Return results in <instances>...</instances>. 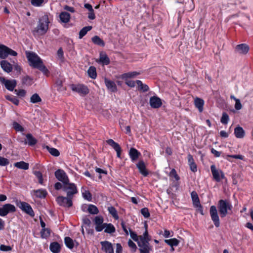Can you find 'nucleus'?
<instances>
[{"mask_svg":"<svg viewBox=\"0 0 253 253\" xmlns=\"http://www.w3.org/2000/svg\"><path fill=\"white\" fill-rule=\"evenodd\" d=\"M245 131L241 126H237L234 129V134L237 138H243L245 136Z\"/></svg>","mask_w":253,"mask_h":253,"instance_id":"29","label":"nucleus"},{"mask_svg":"<svg viewBox=\"0 0 253 253\" xmlns=\"http://www.w3.org/2000/svg\"><path fill=\"white\" fill-rule=\"evenodd\" d=\"M61 21L64 23H68L70 19V14L67 12H62L59 15Z\"/></svg>","mask_w":253,"mask_h":253,"instance_id":"30","label":"nucleus"},{"mask_svg":"<svg viewBox=\"0 0 253 253\" xmlns=\"http://www.w3.org/2000/svg\"><path fill=\"white\" fill-rule=\"evenodd\" d=\"M94 221L95 224V229L97 231L100 232L105 228L106 223H103V218L101 216H96Z\"/></svg>","mask_w":253,"mask_h":253,"instance_id":"16","label":"nucleus"},{"mask_svg":"<svg viewBox=\"0 0 253 253\" xmlns=\"http://www.w3.org/2000/svg\"><path fill=\"white\" fill-rule=\"evenodd\" d=\"M191 198L193 204L195 208H198V210L201 214H203V207L200 204V200L197 193L195 191H192L191 193Z\"/></svg>","mask_w":253,"mask_h":253,"instance_id":"14","label":"nucleus"},{"mask_svg":"<svg viewBox=\"0 0 253 253\" xmlns=\"http://www.w3.org/2000/svg\"><path fill=\"white\" fill-rule=\"evenodd\" d=\"M14 92L19 97H24L26 94V91L24 89H15Z\"/></svg>","mask_w":253,"mask_h":253,"instance_id":"55","label":"nucleus"},{"mask_svg":"<svg viewBox=\"0 0 253 253\" xmlns=\"http://www.w3.org/2000/svg\"><path fill=\"white\" fill-rule=\"evenodd\" d=\"M139 247L140 253H149L152 250V247L150 246L149 243L143 242L139 243Z\"/></svg>","mask_w":253,"mask_h":253,"instance_id":"18","label":"nucleus"},{"mask_svg":"<svg viewBox=\"0 0 253 253\" xmlns=\"http://www.w3.org/2000/svg\"><path fill=\"white\" fill-rule=\"evenodd\" d=\"M72 198L67 196H59L57 198L56 201L59 205L65 207H70L72 206Z\"/></svg>","mask_w":253,"mask_h":253,"instance_id":"13","label":"nucleus"},{"mask_svg":"<svg viewBox=\"0 0 253 253\" xmlns=\"http://www.w3.org/2000/svg\"><path fill=\"white\" fill-rule=\"evenodd\" d=\"M104 82L107 89L111 92H115L117 90V87L114 82L105 78Z\"/></svg>","mask_w":253,"mask_h":253,"instance_id":"21","label":"nucleus"},{"mask_svg":"<svg viewBox=\"0 0 253 253\" xmlns=\"http://www.w3.org/2000/svg\"><path fill=\"white\" fill-rule=\"evenodd\" d=\"M162 104L161 99L157 97L153 96L150 98V105L153 108H158Z\"/></svg>","mask_w":253,"mask_h":253,"instance_id":"20","label":"nucleus"},{"mask_svg":"<svg viewBox=\"0 0 253 253\" xmlns=\"http://www.w3.org/2000/svg\"><path fill=\"white\" fill-rule=\"evenodd\" d=\"M170 176H173L176 180H178L179 179V177L176 173V171L174 169H172L169 174Z\"/></svg>","mask_w":253,"mask_h":253,"instance_id":"62","label":"nucleus"},{"mask_svg":"<svg viewBox=\"0 0 253 253\" xmlns=\"http://www.w3.org/2000/svg\"><path fill=\"white\" fill-rule=\"evenodd\" d=\"M87 210L90 213L93 214H97L98 212V210L97 208L93 205H89Z\"/></svg>","mask_w":253,"mask_h":253,"instance_id":"45","label":"nucleus"},{"mask_svg":"<svg viewBox=\"0 0 253 253\" xmlns=\"http://www.w3.org/2000/svg\"><path fill=\"white\" fill-rule=\"evenodd\" d=\"M31 4L35 6H40L43 2V0H31Z\"/></svg>","mask_w":253,"mask_h":253,"instance_id":"54","label":"nucleus"},{"mask_svg":"<svg viewBox=\"0 0 253 253\" xmlns=\"http://www.w3.org/2000/svg\"><path fill=\"white\" fill-rule=\"evenodd\" d=\"M27 140H25V144L28 143L30 146H33L37 143V140L31 134L28 133L26 135Z\"/></svg>","mask_w":253,"mask_h":253,"instance_id":"28","label":"nucleus"},{"mask_svg":"<svg viewBox=\"0 0 253 253\" xmlns=\"http://www.w3.org/2000/svg\"><path fill=\"white\" fill-rule=\"evenodd\" d=\"M147 224H145V231L143 233V234L142 235L138 236L133 231H131L130 229H129V234L131 237V238L134 240L135 241L137 242L138 246H139V243L140 242H143L144 243H149V241L151 240V237L148 235V232L147 231Z\"/></svg>","mask_w":253,"mask_h":253,"instance_id":"3","label":"nucleus"},{"mask_svg":"<svg viewBox=\"0 0 253 253\" xmlns=\"http://www.w3.org/2000/svg\"><path fill=\"white\" fill-rule=\"evenodd\" d=\"M12 250V248L9 246L1 245L0 246V250L3 252L10 251Z\"/></svg>","mask_w":253,"mask_h":253,"instance_id":"60","label":"nucleus"},{"mask_svg":"<svg viewBox=\"0 0 253 253\" xmlns=\"http://www.w3.org/2000/svg\"><path fill=\"white\" fill-rule=\"evenodd\" d=\"M91 29L92 27L90 26H86L82 28L79 32V39H82L88 31L91 30Z\"/></svg>","mask_w":253,"mask_h":253,"instance_id":"36","label":"nucleus"},{"mask_svg":"<svg viewBox=\"0 0 253 253\" xmlns=\"http://www.w3.org/2000/svg\"><path fill=\"white\" fill-rule=\"evenodd\" d=\"M8 55L16 56L17 55V53L5 45H0V58L5 59Z\"/></svg>","mask_w":253,"mask_h":253,"instance_id":"5","label":"nucleus"},{"mask_svg":"<svg viewBox=\"0 0 253 253\" xmlns=\"http://www.w3.org/2000/svg\"><path fill=\"white\" fill-rule=\"evenodd\" d=\"M1 68L6 72L9 73L12 70V65L6 60H3L0 62Z\"/></svg>","mask_w":253,"mask_h":253,"instance_id":"25","label":"nucleus"},{"mask_svg":"<svg viewBox=\"0 0 253 253\" xmlns=\"http://www.w3.org/2000/svg\"><path fill=\"white\" fill-rule=\"evenodd\" d=\"M229 120V118L228 115L226 113H223L220 120L221 123L223 124H227Z\"/></svg>","mask_w":253,"mask_h":253,"instance_id":"50","label":"nucleus"},{"mask_svg":"<svg viewBox=\"0 0 253 253\" xmlns=\"http://www.w3.org/2000/svg\"><path fill=\"white\" fill-rule=\"evenodd\" d=\"M34 192L36 197L40 198H44L47 195V192L45 190L43 189H39L35 190L34 191Z\"/></svg>","mask_w":253,"mask_h":253,"instance_id":"38","label":"nucleus"},{"mask_svg":"<svg viewBox=\"0 0 253 253\" xmlns=\"http://www.w3.org/2000/svg\"><path fill=\"white\" fill-rule=\"evenodd\" d=\"M211 169L213 179L216 181L219 182L221 179L224 178L225 176L223 171L219 169H216L215 165H211Z\"/></svg>","mask_w":253,"mask_h":253,"instance_id":"8","label":"nucleus"},{"mask_svg":"<svg viewBox=\"0 0 253 253\" xmlns=\"http://www.w3.org/2000/svg\"><path fill=\"white\" fill-rule=\"evenodd\" d=\"M91 40L92 42L95 44L101 46H104L105 45V43L104 41L97 36H95L93 37Z\"/></svg>","mask_w":253,"mask_h":253,"instance_id":"35","label":"nucleus"},{"mask_svg":"<svg viewBox=\"0 0 253 253\" xmlns=\"http://www.w3.org/2000/svg\"><path fill=\"white\" fill-rule=\"evenodd\" d=\"M32 80L31 79L28 77H25L22 79V83L24 84L30 85L32 84Z\"/></svg>","mask_w":253,"mask_h":253,"instance_id":"53","label":"nucleus"},{"mask_svg":"<svg viewBox=\"0 0 253 253\" xmlns=\"http://www.w3.org/2000/svg\"><path fill=\"white\" fill-rule=\"evenodd\" d=\"M66 246L70 249H72L74 246V241L69 237H66L64 239Z\"/></svg>","mask_w":253,"mask_h":253,"instance_id":"37","label":"nucleus"},{"mask_svg":"<svg viewBox=\"0 0 253 253\" xmlns=\"http://www.w3.org/2000/svg\"><path fill=\"white\" fill-rule=\"evenodd\" d=\"M63 190L67 193V196L71 198L78 192L77 186L74 183L68 182L63 186Z\"/></svg>","mask_w":253,"mask_h":253,"instance_id":"6","label":"nucleus"},{"mask_svg":"<svg viewBox=\"0 0 253 253\" xmlns=\"http://www.w3.org/2000/svg\"><path fill=\"white\" fill-rule=\"evenodd\" d=\"M56 85L57 87V90L59 91H63L66 90L65 87L63 86L62 81L60 80H58L56 81Z\"/></svg>","mask_w":253,"mask_h":253,"instance_id":"49","label":"nucleus"},{"mask_svg":"<svg viewBox=\"0 0 253 253\" xmlns=\"http://www.w3.org/2000/svg\"><path fill=\"white\" fill-rule=\"evenodd\" d=\"M104 228L105 232L107 233H113L115 231L114 226L111 223L105 224Z\"/></svg>","mask_w":253,"mask_h":253,"instance_id":"39","label":"nucleus"},{"mask_svg":"<svg viewBox=\"0 0 253 253\" xmlns=\"http://www.w3.org/2000/svg\"><path fill=\"white\" fill-rule=\"evenodd\" d=\"M108 145H110L117 152V156L118 158H121V153L122 149L119 144L115 142L113 139H110L107 141Z\"/></svg>","mask_w":253,"mask_h":253,"instance_id":"19","label":"nucleus"},{"mask_svg":"<svg viewBox=\"0 0 253 253\" xmlns=\"http://www.w3.org/2000/svg\"><path fill=\"white\" fill-rule=\"evenodd\" d=\"M136 167L139 169V172L143 176H146L148 174V172L146 169V166L143 161H139L136 165Z\"/></svg>","mask_w":253,"mask_h":253,"instance_id":"23","label":"nucleus"},{"mask_svg":"<svg viewBox=\"0 0 253 253\" xmlns=\"http://www.w3.org/2000/svg\"><path fill=\"white\" fill-rule=\"evenodd\" d=\"M70 87L72 91L78 93L80 95L84 96L89 92V90L87 86L83 84H73L70 85Z\"/></svg>","mask_w":253,"mask_h":253,"instance_id":"7","label":"nucleus"},{"mask_svg":"<svg viewBox=\"0 0 253 253\" xmlns=\"http://www.w3.org/2000/svg\"><path fill=\"white\" fill-rule=\"evenodd\" d=\"M17 206L23 211L33 217L35 215L34 212L31 206L27 203L19 202Z\"/></svg>","mask_w":253,"mask_h":253,"instance_id":"11","label":"nucleus"},{"mask_svg":"<svg viewBox=\"0 0 253 253\" xmlns=\"http://www.w3.org/2000/svg\"><path fill=\"white\" fill-rule=\"evenodd\" d=\"M235 108L237 110H240L242 108V105L239 99H235Z\"/></svg>","mask_w":253,"mask_h":253,"instance_id":"61","label":"nucleus"},{"mask_svg":"<svg viewBox=\"0 0 253 253\" xmlns=\"http://www.w3.org/2000/svg\"><path fill=\"white\" fill-rule=\"evenodd\" d=\"M14 166L18 169L24 170H27L29 169V164L24 161L15 163Z\"/></svg>","mask_w":253,"mask_h":253,"instance_id":"31","label":"nucleus"},{"mask_svg":"<svg viewBox=\"0 0 253 253\" xmlns=\"http://www.w3.org/2000/svg\"><path fill=\"white\" fill-rule=\"evenodd\" d=\"M46 148L47 149L50 154L52 156L57 157L60 155L59 151L55 148H50L48 146H46Z\"/></svg>","mask_w":253,"mask_h":253,"instance_id":"43","label":"nucleus"},{"mask_svg":"<svg viewBox=\"0 0 253 253\" xmlns=\"http://www.w3.org/2000/svg\"><path fill=\"white\" fill-rule=\"evenodd\" d=\"M82 196L84 199H85L88 201H91L92 195L89 191L82 188Z\"/></svg>","mask_w":253,"mask_h":253,"instance_id":"33","label":"nucleus"},{"mask_svg":"<svg viewBox=\"0 0 253 253\" xmlns=\"http://www.w3.org/2000/svg\"><path fill=\"white\" fill-rule=\"evenodd\" d=\"M57 57L61 62L64 61V52L61 47L59 48L57 52Z\"/></svg>","mask_w":253,"mask_h":253,"instance_id":"48","label":"nucleus"},{"mask_svg":"<svg viewBox=\"0 0 253 253\" xmlns=\"http://www.w3.org/2000/svg\"><path fill=\"white\" fill-rule=\"evenodd\" d=\"M88 76L92 79H95L96 77V69L93 66H91L89 68L87 71Z\"/></svg>","mask_w":253,"mask_h":253,"instance_id":"41","label":"nucleus"},{"mask_svg":"<svg viewBox=\"0 0 253 253\" xmlns=\"http://www.w3.org/2000/svg\"><path fill=\"white\" fill-rule=\"evenodd\" d=\"M0 82L4 84L5 88L9 91H13L17 84L15 80H6L3 77H0Z\"/></svg>","mask_w":253,"mask_h":253,"instance_id":"12","label":"nucleus"},{"mask_svg":"<svg viewBox=\"0 0 253 253\" xmlns=\"http://www.w3.org/2000/svg\"><path fill=\"white\" fill-rule=\"evenodd\" d=\"M236 51L240 54H246L249 50V46L246 44L242 43L236 46Z\"/></svg>","mask_w":253,"mask_h":253,"instance_id":"22","label":"nucleus"},{"mask_svg":"<svg viewBox=\"0 0 253 253\" xmlns=\"http://www.w3.org/2000/svg\"><path fill=\"white\" fill-rule=\"evenodd\" d=\"M9 164V161L4 158L0 157V166H5Z\"/></svg>","mask_w":253,"mask_h":253,"instance_id":"59","label":"nucleus"},{"mask_svg":"<svg viewBox=\"0 0 253 253\" xmlns=\"http://www.w3.org/2000/svg\"><path fill=\"white\" fill-rule=\"evenodd\" d=\"M194 104L200 112H202L203 111V106L204 104L203 99L198 97L196 98L194 100Z\"/></svg>","mask_w":253,"mask_h":253,"instance_id":"26","label":"nucleus"},{"mask_svg":"<svg viewBox=\"0 0 253 253\" xmlns=\"http://www.w3.org/2000/svg\"><path fill=\"white\" fill-rule=\"evenodd\" d=\"M101 249L105 253H114L112 244L108 241H102L100 242Z\"/></svg>","mask_w":253,"mask_h":253,"instance_id":"17","label":"nucleus"},{"mask_svg":"<svg viewBox=\"0 0 253 253\" xmlns=\"http://www.w3.org/2000/svg\"><path fill=\"white\" fill-rule=\"evenodd\" d=\"M232 208L231 204L226 200H220L218 201V209L222 218L226 216L228 213V210H231Z\"/></svg>","mask_w":253,"mask_h":253,"instance_id":"4","label":"nucleus"},{"mask_svg":"<svg viewBox=\"0 0 253 253\" xmlns=\"http://www.w3.org/2000/svg\"><path fill=\"white\" fill-rule=\"evenodd\" d=\"M26 55L31 66L39 69L45 74L48 72V70L43 64L42 59L37 54L28 52L26 53Z\"/></svg>","mask_w":253,"mask_h":253,"instance_id":"1","label":"nucleus"},{"mask_svg":"<svg viewBox=\"0 0 253 253\" xmlns=\"http://www.w3.org/2000/svg\"><path fill=\"white\" fill-rule=\"evenodd\" d=\"M141 213L145 218H148L150 216V213L148 209L146 208L142 209L141 210Z\"/></svg>","mask_w":253,"mask_h":253,"instance_id":"56","label":"nucleus"},{"mask_svg":"<svg viewBox=\"0 0 253 253\" xmlns=\"http://www.w3.org/2000/svg\"><path fill=\"white\" fill-rule=\"evenodd\" d=\"M128 245L130 248L133 252H135L137 249V247L135 244L132 242L131 240H129L128 241Z\"/></svg>","mask_w":253,"mask_h":253,"instance_id":"58","label":"nucleus"},{"mask_svg":"<svg viewBox=\"0 0 253 253\" xmlns=\"http://www.w3.org/2000/svg\"><path fill=\"white\" fill-rule=\"evenodd\" d=\"M13 127L18 131H23L24 130V128L19 124L15 122L13 123Z\"/></svg>","mask_w":253,"mask_h":253,"instance_id":"52","label":"nucleus"},{"mask_svg":"<svg viewBox=\"0 0 253 253\" xmlns=\"http://www.w3.org/2000/svg\"><path fill=\"white\" fill-rule=\"evenodd\" d=\"M229 158H235V159L243 160L244 157L241 155H227L226 159L229 161H231V160L229 159Z\"/></svg>","mask_w":253,"mask_h":253,"instance_id":"57","label":"nucleus"},{"mask_svg":"<svg viewBox=\"0 0 253 253\" xmlns=\"http://www.w3.org/2000/svg\"><path fill=\"white\" fill-rule=\"evenodd\" d=\"M136 83L139 87V89L145 92L149 90L148 86L145 84H143L141 81L137 80Z\"/></svg>","mask_w":253,"mask_h":253,"instance_id":"40","label":"nucleus"},{"mask_svg":"<svg viewBox=\"0 0 253 253\" xmlns=\"http://www.w3.org/2000/svg\"><path fill=\"white\" fill-rule=\"evenodd\" d=\"M56 178L64 184L69 182V179L65 171L62 169H58L55 172Z\"/></svg>","mask_w":253,"mask_h":253,"instance_id":"15","label":"nucleus"},{"mask_svg":"<svg viewBox=\"0 0 253 253\" xmlns=\"http://www.w3.org/2000/svg\"><path fill=\"white\" fill-rule=\"evenodd\" d=\"M50 250L53 253H58L60 251V246L57 242H53L50 245Z\"/></svg>","mask_w":253,"mask_h":253,"instance_id":"32","label":"nucleus"},{"mask_svg":"<svg viewBox=\"0 0 253 253\" xmlns=\"http://www.w3.org/2000/svg\"><path fill=\"white\" fill-rule=\"evenodd\" d=\"M141 154L135 148H131L129 150V155L132 161H135L138 159Z\"/></svg>","mask_w":253,"mask_h":253,"instance_id":"24","label":"nucleus"},{"mask_svg":"<svg viewBox=\"0 0 253 253\" xmlns=\"http://www.w3.org/2000/svg\"><path fill=\"white\" fill-rule=\"evenodd\" d=\"M16 211L15 207L10 204H6L0 207V216H5L10 212H14Z\"/></svg>","mask_w":253,"mask_h":253,"instance_id":"10","label":"nucleus"},{"mask_svg":"<svg viewBox=\"0 0 253 253\" xmlns=\"http://www.w3.org/2000/svg\"><path fill=\"white\" fill-rule=\"evenodd\" d=\"M34 174L38 178L39 182L41 184H42L43 180L42 173L40 171H34Z\"/></svg>","mask_w":253,"mask_h":253,"instance_id":"51","label":"nucleus"},{"mask_svg":"<svg viewBox=\"0 0 253 253\" xmlns=\"http://www.w3.org/2000/svg\"><path fill=\"white\" fill-rule=\"evenodd\" d=\"M165 242L172 248L173 246H177L179 243V241L176 238H172L165 240Z\"/></svg>","mask_w":253,"mask_h":253,"instance_id":"34","label":"nucleus"},{"mask_svg":"<svg viewBox=\"0 0 253 253\" xmlns=\"http://www.w3.org/2000/svg\"><path fill=\"white\" fill-rule=\"evenodd\" d=\"M42 101V99L37 93L34 94L30 98V102L37 103Z\"/></svg>","mask_w":253,"mask_h":253,"instance_id":"42","label":"nucleus"},{"mask_svg":"<svg viewBox=\"0 0 253 253\" xmlns=\"http://www.w3.org/2000/svg\"><path fill=\"white\" fill-rule=\"evenodd\" d=\"M210 213L214 224L216 227H218L220 225V221L217 213V210L215 206H211V207Z\"/></svg>","mask_w":253,"mask_h":253,"instance_id":"9","label":"nucleus"},{"mask_svg":"<svg viewBox=\"0 0 253 253\" xmlns=\"http://www.w3.org/2000/svg\"><path fill=\"white\" fill-rule=\"evenodd\" d=\"M41 237L42 238H46L50 236V231L48 228H43L41 231Z\"/></svg>","mask_w":253,"mask_h":253,"instance_id":"46","label":"nucleus"},{"mask_svg":"<svg viewBox=\"0 0 253 253\" xmlns=\"http://www.w3.org/2000/svg\"><path fill=\"white\" fill-rule=\"evenodd\" d=\"M108 210L109 213L113 216V217L116 219L119 218V216L117 214V211L115 208L113 207H109L108 208Z\"/></svg>","mask_w":253,"mask_h":253,"instance_id":"44","label":"nucleus"},{"mask_svg":"<svg viewBox=\"0 0 253 253\" xmlns=\"http://www.w3.org/2000/svg\"><path fill=\"white\" fill-rule=\"evenodd\" d=\"M99 61L103 65H108L110 63L109 58L106 54L103 52L100 53Z\"/></svg>","mask_w":253,"mask_h":253,"instance_id":"27","label":"nucleus"},{"mask_svg":"<svg viewBox=\"0 0 253 253\" xmlns=\"http://www.w3.org/2000/svg\"><path fill=\"white\" fill-rule=\"evenodd\" d=\"M49 23V19L47 15L44 14L40 17L37 26L33 30L34 35L36 34L40 35H44L48 31Z\"/></svg>","mask_w":253,"mask_h":253,"instance_id":"2","label":"nucleus"},{"mask_svg":"<svg viewBox=\"0 0 253 253\" xmlns=\"http://www.w3.org/2000/svg\"><path fill=\"white\" fill-rule=\"evenodd\" d=\"M211 152L216 157H219L220 156L221 152L216 151L215 149L213 148L211 149Z\"/></svg>","mask_w":253,"mask_h":253,"instance_id":"63","label":"nucleus"},{"mask_svg":"<svg viewBox=\"0 0 253 253\" xmlns=\"http://www.w3.org/2000/svg\"><path fill=\"white\" fill-rule=\"evenodd\" d=\"M122 247L120 244H116V253H122Z\"/></svg>","mask_w":253,"mask_h":253,"instance_id":"64","label":"nucleus"},{"mask_svg":"<svg viewBox=\"0 0 253 253\" xmlns=\"http://www.w3.org/2000/svg\"><path fill=\"white\" fill-rule=\"evenodd\" d=\"M5 98H6V99L12 102L13 104H14L16 105H18L19 104L18 99L14 96L11 95H6L5 96Z\"/></svg>","mask_w":253,"mask_h":253,"instance_id":"47","label":"nucleus"}]
</instances>
